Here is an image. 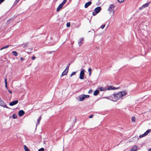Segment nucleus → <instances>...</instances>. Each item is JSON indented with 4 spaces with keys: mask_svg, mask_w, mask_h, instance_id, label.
I'll return each mask as SVG.
<instances>
[{
    "mask_svg": "<svg viewBox=\"0 0 151 151\" xmlns=\"http://www.w3.org/2000/svg\"><path fill=\"white\" fill-rule=\"evenodd\" d=\"M127 94L126 91H120L112 95L108 99L114 101H116L125 96Z\"/></svg>",
    "mask_w": 151,
    "mask_h": 151,
    "instance_id": "1",
    "label": "nucleus"
},
{
    "mask_svg": "<svg viewBox=\"0 0 151 151\" xmlns=\"http://www.w3.org/2000/svg\"><path fill=\"white\" fill-rule=\"evenodd\" d=\"M114 7L115 6L113 4H111L109 5L108 9V11L109 12V13L110 14H112L113 17L114 16Z\"/></svg>",
    "mask_w": 151,
    "mask_h": 151,
    "instance_id": "2",
    "label": "nucleus"
},
{
    "mask_svg": "<svg viewBox=\"0 0 151 151\" xmlns=\"http://www.w3.org/2000/svg\"><path fill=\"white\" fill-rule=\"evenodd\" d=\"M89 97V95H81L78 97V99L79 101H82L84 100L85 98H88Z\"/></svg>",
    "mask_w": 151,
    "mask_h": 151,
    "instance_id": "3",
    "label": "nucleus"
},
{
    "mask_svg": "<svg viewBox=\"0 0 151 151\" xmlns=\"http://www.w3.org/2000/svg\"><path fill=\"white\" fill-rule=\"evenodd\" d=\"M84 72L85 70L83 69H82L79 75V78L80 79H83L84 78Z\"/></svg>",
    "mask_w": 151,
    "mask_h": 151,
    "instance_id": "4",
    "label": "nucleus"
},
{
    "mask_svg": "<svg viewBox=\"0 0 151 151\" xmlns=\"http://www.w3.org/2000/svg\"><path fill=\"white\" fill-rule=\"evenodd\" d=\"M69 69V66H67L66 69L64 70L63 72L62 73L61 76L62 77L64 75H65L67 74L68 72Z\"/></svg>",
    "mask_w": 151,
    "mask_h": 151,
    "instance_id": "5",
    "label": "nucleus"
},
{
    "mask_svg": "<svg viewBox=\"0 0 151 151\" xmlns=\"http://www.w3.org/2000/svg\"><path fill=\"white\" fill-rule=\"evenodd\" d=\"M150 4V3H146L144 5H143L142 6L140 7L139 8V9L140 10H141L144 9V8L148 7Z\"/></svg>",
    "mask_w": 151,
    "mask_h": 151,
    "instance_id": "6",
    "label": "nucleus"
},
{
    "mask_svg": "<svg viewBox=\"0 0 151 151\" xmlns=\"http://www.w3.org/2000/svg\"><path fill=\"white\" fill-rule=\"evenodd\" d=\"M0 106L4 108H9L8 107L6 106V103L3 101H0Z\"/></svg>",
    "mask_w": 151,
    "mask_h": 151,
    "instance_id": "7",
    "label": "nucleus"
},
{
    "mask_svg": "<svg viewBox=\"0 0 151 151\" xmlns=\"http://www.w3.org/2000/svg\"><path fill=\"white\" fill-rule=\"evenodd\" d=\"M151 131V130L149 129L147 130L144 134H143L140 135L139 136V138H141L142 137L145 136L147 135Z\"/></svg>",
    "mask_w": 151,
    "mask_h": 151,
    "instance_id": "8",
    "label": "nucleus"
},
{
    "mask_svg": "<svg viewBox=\"0 0 151 151\" xmlns=\"http://www.w3.org/2000/svg\"><path fill=\"white\" fill-rule=\"evenodd\" d=\"M18 102V100H15L14 101H13L9 103V105L11 106H14L17 104Z\"/></svg>",
    "mask_w": 151,
    "mask_h": 151,
    "instance_id": "9",
    "label": "nucleus"
},
{
    "mask_svg": "<svg viewBox=\"0 0 151 151\" xmlns=\"http://www.w3.org/2000/svg\"><path fill=\"white\" fill-rule=\"evenodd\" d=\"M101 9V8L100 6L94 9V12L98 14L99 13Z\"/></svg>",
    "mask_w": 151,
    "mask_h": 151,
    "instance_id": "10",
    "label": "nucleus"
},
{
    "mask_svg": "<svg viewBox=\"0 0 151 151\" xmlns=\"http://www.w3.org/2000/svg\"><path fill=\"white\" fill-rule=\"evenodd\" d=\"M24 112L23 110H21L18 112L19 115L20 116H22L24 114Z\"/></svg>",
    "mask_w": 151,
    "mask_h": 151,
    "instance_id": "11",
    "label": "nucleus"
},
{
    "mask_svg": "<svg viewBox=\"0 0 151 151\" xmlns=\"http://www.w3.org/2000/svg\"><path fill=\"white\" fill-rule=\"evenodd\" d=\"M137 146L135 145L132 147L130 151H136L137 149Z\"/></svg>",
    "mask_w": 151,
    "mask_h": 151,
    "instance_id": "12",
    "label": "nucleus"
},
{
    "mask_svg": "<svg viewBox=\"0 0 151 151\" xmlns=\"http://www.w3.org/2000/svg\"><path fill=\"white\" fill-rule=\"evenodd\" d=\"M63 5L61 4L58 6L57 9V11L58 12L63 8Z\"/></svg>",
    "mask_w": 151,
    "mask_h": 151,
    "instance_id": "13",
    "label": "nucleus"
},
{
    "mask_svg": "<svg viewBox=\"0 0 151 151\" xmlns=\"http://www.w3.org/2000/svg\"><path fill=\"white\" fill-rule=\"evenodd\" d=\"M91 4V1H89L86 3L84 5V7L85 8H87Z\"/></svg>",
    "mask_w": 151,
    "mask_h": 151,
    "instance_id": "14",
    "label": "nucleus"
},
{
    "mask_svg": "<svg viewBox=\"0 0 151 151\" xmlns=\"http://www.w3.org/2000/svg\"><path fill=\"white\" fill-rule=\"evenodd\" d=\"M116 88L114 87H113L112 86H110L108 87L107 90H114Z\"/></svg>",
    "mask_w": 151,
    "mask_h": 151,
    "instance_id": "15",
    "label": "nucleus"
},
{
    "mask_svg": "<svg viewBox=\"0 0 151 151\" xmlns=\"http://www.w3.org/2000/svg\"><path fill=\"white\" fill-rule=\"evenodd\" d=\"M99 93V91L98 90H96L94 92L93 95L94 96H97Z\"/></svg>",
    "mask_w": 151,
    "mask_h": 151,
    "instance_id": "16",
    "label": "nucleus"
},
{
    "mask_svg": "<svg viewBox=\"0 0 151 151\" xmlns=\"http://www.w3.org/2000/svg\"><path fill=\"white\" fill-rule=\"evenodd\" d=\"M99 89L101 91H105L107 90V89L104 87H100Z\"/></svg>",
    "mask_w": 151,
    "mask_h": 151,
    "instance_id": "17",
    "label": "nucleus"
},
{
    "mask_svg": "<svg viewBox=\"0 0 151 151\" xmlns=\"http://www.w3.org/2000/svg\"><path fill=\"white\" fill-rule=\"evenodd\" d=\"M83 40V38H81L80 39V40H79V41L78 42V45L79 46L81 45L83 43L82 42Z\"/></svg>",
    "mask_w": 151,
    "mask_h": 151,
    "instance_id": "18",
    "label": "nucleus"
},
{
    "mask_svg": "<svg viewBox=\"0 0 151 151\" xmlns=\"http://www.w3.org/2000/svg\"><path fill=\"white\" fill-rule=\"evenodd\" d=\"M41 119V117H40L37 120V123L36 125H39L40 124V121Z\"/></svg>",
    "mask_w": 151,
    "mask_h": 151,
    "instance_id": "19",
    "label": "nucleus"
},
{
    "mask_svg": "<svg viewBox=\"0 0 151 151\" xmlns=\"http://www.w3.org/2000/svg\"><path fill=\"white\" fill-rule=\"evenodd\" d=\"M24 148L25 151H31L28 148L26 145L24 146Z\"/></svg>",
    "mask_w": 151,
    "mask_h": 151,
    "instance_id": "20",
    "label": "nucleus"
},
{
    "mask_svg": "<svg viewBox=\"0 0 151 151\" xmlns=\"http://www.w3.org/2000/svg\"><path fill=\"white\" fill-rule=\"evenodd\" d=\"M88 71L89 72V75L90 76L91 74L92 69L91 68H89L88 69Z\"/></svg>",
    "mask_w": 151,
    "mask_h": 151,
    "instance_id": "21",
    "label": "nucleus"
},
{
    "mask_svg": "<svg viewBox=\"0 0 151 151\" xmlns=\"http://www.w3.org/2000/svg\"><path fill=\"white\" fill-rule=\"evenodd\" d=\"M12 53H13L14 55H15V56H17L18 55L17 53V52L15 51H12Z\"/></svg>",
    "mask_w": 151,
    "mask_h": 151,
    "instance_id": "22",
    "label": "nucleus"
},
{
    "mask_svg": "<svg viewBox=\"0 0 151 151\" xmlns=\"http://www.w3.org/2000/svg\"><path fill=\"white\" fill-rule=\"evenodd\" d=\"M76 72H73L70 75V76L72 77V76L75 75L76 74Z\"/></svg>",
    "mask_w": 151,
    "mask_h": 151,
    "instance_id": "23",
    "label": "nucleus"
},
{
    "mask_svg": "<svg viewBox=\"0 0 151 151\" xmlns=\"http://www.w3.org/2000/svg\"><path fill=\"white\" fill-rule=\"evenodd\" d=\"M13 118L14 119H15L17 118V116L15 114H13L12 115Z\"/></svg>",
    "mask_w": 151,
    "mask_h": 151,
    "instance_id": "24",
    "label": "nucleus"
},
{
    "mask_svg": "<svg viewBox=\"0 0 151 151\" xmlns=\"http://www.w3.org/2000/svg\"><path fill=\"white\" fill-rule=\"evenodd\" d=\"M136 118L134 117H133L132 118V122H135V121Z\"/></svg>",
    "mask_w": 151,
    "mask_h": 151,
    "instance_id": "25",
    "label": "nucleus"
},
{
    "mask_svg": "<svg viewBox=\"0 0 151 151\" xmlns=\"http://www.w3.org/2000/svg\"><path fill=\"white\" fill-rule=\"evenodd\" d=\"M67 1V0H63V2L61 3L63 5H64Z\"/></svg>",
    "mask_w": 151,
    "mask_h": 151,
    "instance_id": "26",
    "label": "nucleus"
},
{
    "mask_svg": "<svg viewBox=\"0 0 151 151\" xmlns=\"http://www.w3.org/2000/svg\"><path fill=\"white\" fill-rule=\"evenodd\" d=\"M9 47V45H6V46H5L4 47H3V48H1V50L3 49L7 48L8 47Z\"/></svg>",
    "mask_w": 151,
    "mask_h": 151,
    "instance_id": "27",
    "label": "nucleus"
},
{
    "mask_svg": "<svg viewBox=\"0 0 151 151\" xmlns=\"http://www.w3.org/2000/svg\"><path fill=\"white\" fill-rule=\"evenodd\" d=\"M66 26L68 27H69L70 26V24L69 22H68L66 24Z\"/></svg>",
    "mask_w": 151,
    "mask_h": 151,
    "instance_id": "28",
    "label": "nucleus"
},
{
    "mask_svg": "<svg viewBox=\"0 0 151 151\" xmlns=\"http://www.w3.org/2000/svg\"><path fill=\"white\" fill-rule=\"evenodd\" d=\"M105 24H104V25H101L100 27L102 29H103L105 27Z\"/></svg>",
    "mask_w": 151,
    "mask_h": 151,
    "instance_id": "29",
    "label": "nucleus"
},
{
    "mask_svg": "<svg viewBox=\"0 0 151 151\" xmlns=\"http://www.w3.org/2000/svg\"><path fill=\"white\" fill-rule=\"evenodd\" d=\"M97 14V13H96L95 12H93L92 13V15L94 16H95L96 14Z\"/></svg>",
    "mask_w": 151,
    "mask_h": 151,
    "instance_id": "30",
    "label": "nucleus"
},
{
    "mask_svg": "<svg viewBox=\"0 0 151 151\" xmlns=\"http://www.w3.org/2000/svg\"><path fill=\"white\" fill-rule=\"evenodd\" d=\"M44 151V149L43 148H42L41 149H40L38 151Z\"/></svg>",
    "mask_w": 151,
    "mask_h": 151,
    "instance_id": "31",
    "label": "nucleus"
},
{
    "mask_svg": "<svg viewBox=\"0 0 151 151\" xmlns=\"http://www.w3.org/2000/svg\"><path fill=\"white\" fill-rule=\"evenodd\" d=\"M118 2L119 3H122L124 1V0H117Z\"/></svg>",
    "mask_w": 151,
    "mask_h": 151,
    "instance_id": "32",
    "label": "nucleus"
},
{
    "mask_svg": "<svg viewBox=\"0 0 151 151\" xmlns=\"http://www.w3.org/2000/svg\"><path fill=\"white\" fill-rule=\"evenodd\" d=\"M36 58V57L35 56H33L32 57V60H34Z\"/></svg>",
    "mask_w": 151,
    "mask_h": 151,
    "instance_id": "33",
    "label": "nucleus"
},
{
    "mask_svg": "<svg viewBox=\"0 0 151 151\" xmlns=\"http://www.w3.org/2000/svg\"><path fill=\"white\" fill-rule=\"evenodd\" d=\"M4 81H5V83H7V81L6 78L5 79Z\"/></svg>",
    "mask_w": 151,
    "mask_h": 151,
    "instance_id": "34",
    "label": "nucleus"
},
{
    "mask_svg": "<svg viewBox=\"0 0 151 151\" xmlns=\"http://www.w3.org/2000/svg\"><path fill=\"white\" fill-rule=\"evenodd\" d=\"M5 87L8 90V89L7 86V83H5Z\"/></svg>",
    "mask_w": 151,
    "mask_h": 151,
    "instance_id": "35",
    "label": "nucleus"
},
{
    "mask_svg": "<svg viewBox=\"0 0 151 151\" xmlns=\"http://www.w3.org/2000/svg\"><path fill=\"white\" fill-rule=\"evenodd\" d=\"M93 115H91L89 116V118H91L93 117Z\"/></svg>",
    "mask_w": 151,
    "mask_h": 151,
    "instance_id": "36",
    "label": "nucleus"
},
{
    "mask_svg": "<svg viewBox=\"0 0 151 151\" xmlns=\"http://www.w3.org/2000/svg\"><path fill=\"white\" fill-rule=\"evenodd\" d=\"M4 0H0V3H1L3 2Z\"/></svg>",
    "mask_w": 151,
    "mask_h": 151,
    "instance_id": "37",
    "label": "nucleus"
},
{
    "mask_svg": "<svg viewBox=\"0 0 151 151\" xmlns=\"http://www.w3.org/2000/svg\"><path fill=\"white\" fill-rule=\"evenodd\" d=\"M91 92H92V91H91V90H89V91H88V93H91Z\"/></svg>",
    "mask_w": 151,
    "mask_h": 151,
    "instance_id": "38",
    "label": "nucleus"
},
{
    "mask_svg": "<svg viewBox=\"0 0 151 151\" xmlns=\"http://www.w3.org/2000/svg\"><path fill=\"white\" fill-rule=\"evenodd\" d=\"M10 93H12V92L9 90L8 89L7 90Z\"/></svg>",
    "mask_w": 151,
    "mask_h": 151,
    "instance_id": "39",
    "label": "nucleus"
},
{
    "mask_svg": "<svg viewBox=\"0 0 151 151\" xmlns=\"http://www.w3.org/2000/svg\"><path fill=\"white\" fill-rule=\"evenodd\" d=\"M20 59H21V60H22V61H23V60H24V59H23V58H22V57H21V58H20Z\"/></svg>",
    "mask_w": 151,
    "mask_h": 151,
    "instance_id": "40",
    "label": "nucleus"
},
{
    "mask_svg": "<svg viewBox=\"0 0 151 151\" xmlns=\"http://www.w3.org/2000/svg\"><path fill=\"white\" fill-rule=\"evenodd\" d=\"M20 0H16V1H17V3Z\"/></svg>",
    "mask_w": 151,
    "mask_h": 151,
    "instance_id": "41",
    "label": "nucleus"
},
{
    "mask_svg": "<svg viewBox=\"0 0 151 151\" xmlns=\"http://www.w3.org/2000/svg\"><path fill=\"white\" fill-rule=\"evenodd\" d=\"M148 151H151V148Z\"/></svg>",
    "mask_w": 151,
    "mask_h": 151,
    "instance_id": "42",
    "label": "nucleus"
},
{
    "mask_svg": "<svg viewBox=\"0 0 151 151\" xmlns=\"http://www.w3.org/2000/svg\"><path fill=\"white\" fill-rule=\"evenodd\" d=\"M1 3H0V4H1Z\"/></svg>",
    "mask_w": 151,
    "mask_h": 151,
    "instance_id": "43",
    "label": "nucleus"
}]
</instances>
